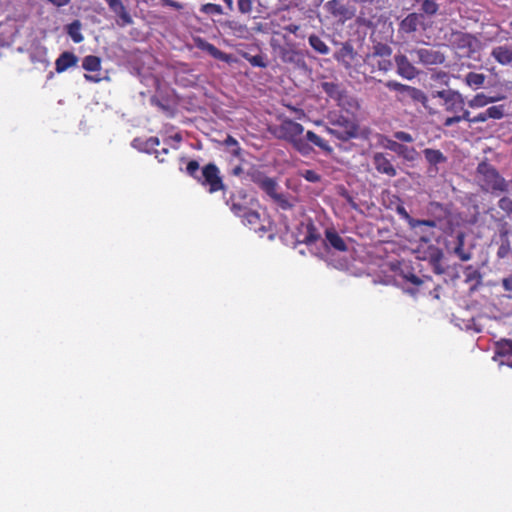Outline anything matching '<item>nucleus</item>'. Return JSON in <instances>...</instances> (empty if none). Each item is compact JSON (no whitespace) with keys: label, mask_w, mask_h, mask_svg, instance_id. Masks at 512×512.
<instances>
[{"label":"nucleus","mask_w":512,"mask_h":512,"mask_svg":"<svg viewBox=\"0 0 512 512\" xmlns=\"http://www.w3.org/2000/svg\"><path fill=\"white\" fill-rule=\"evenodd\" d=\"M200 165L196 160H189L186 164L185 172L195 179L201 186L207 189L210 194L226 190V185L221 176L220 169L215 163L204 165L199 174Z\"/></svg>","instance_id":"1"},{"label":"nucleus","mask_w":512,"mask_h":512,"mask_svg":"<svg viewBox=\"0 0 512 512\" xmlns=\"http://www.w3.org/2000/svg\"><path fill=\"white\" fill-rule=\"evenodd\" d=\"M271 132L276 138L289 142L302 156H310L314 151L313 147L302 137L303 125L294 120L285 118Z\"/></svg>","instance_id":"2"},{"label":"nucleus","mask_w":512,"mask_h":512,"mask_svg":"<svg viewBox=\"0 0 512 512\" xmlns=\"http://www.w3.org/2000/svg\"><path fill=\"white\" fill-rule=\"evenodd\" d=\"M476 178L482 191L492 194L507 193L509 182L492 164L482 161L477 165Z\"/></svg>","instance_id":"3"},{"label":"nucleus","mask_w":512,"mask_h":512,"mask_svg":"<svg viewBox=\"0 0 512 512\" xmlns=\"http://www.w3.org/2000/svg\"><path fill=\"white\" fill-rule=\"evenodd\" d=\"M497 206L503 211V214L496 211L493 207L489 208L486 214H488L490 220L496 224L500 237H508L511 233V229L507 219L512 221V199L503 196L498 200Z\"/></svg>","instance_id":"4"},{"label":"nucleus","mask_w":512,"mask_h":512,"mask_svg":"<svg viewBox=\"0 0 512 512\" xmlns=\"http://www.w3.org/2000/svg\"><path fill=\"white\" fill-rule=\"evenodd\" d=\"M272 47L283 63L289 64L293 69L307 70L305 54L297 49L293 43H286L284 45L272 44Z\"/></svg>","instance_id":"5"},{"label":"nucleus","mask_w":512,"mask_h":512,"mask_svg":"<svg viewBox=\"0 0 512 512\" xmlns=\"http://www.w3.org/2000/svg\"><path fill=\"white\" fill-rule=\"evenodd\" d=\"M385 86L389 90L397 93V99L400 102L407 103L412 101L414 103H421L424 106H426L428 102L427 95L421 89L416 87L402 84L396 80H388L385 82Z\"/></svg>","instance_id":"6"},{"label":"nucleus","mask_w":512,"mask_h":512,"mask_svg":"<svg viewBox=\"0 0 512 512\" xmlns=\"http://www.w3.org/2000/svg\"><path fill=\"white\" fill-rule=\"evenodd\" d=\"M411 60L423 66L441 65L445 62V55L433 47H420L408 51Z\"/></svg>","instance_id":"7"},{"label":"nucleus","mask_w":512,"mask_h":512,"mask_svg":"<svg viewBox=\"0 0 512 512\" xmlns=\"http://www.w3.org/2000/svg\"><path fill=\"white\" fill-rule=\"evenodd\" d=\"M436 97L443 100L444 109L446 112L454 113V115H459L464 111H468L465 109V100L463 95L456 90H441L437 91Z\"/></svg>","instance_id":"8"},{"label":"nucleus","mask_w":512,"mask_h":512,"mask_svg":"<svg viewBox=\"0 0 512 512\" xmlns=\"http://www.w3.org/2000/svg\"><path fill=\"white\" fill-rule=\"evenodd\" d=\"M393 67V63L391 60H385L371 54H366L363 59L362 64V74L365 76H369L371 79L373 78V74L377 72L387 73Z\"/></svg>","instance_id":"9"},{"label":"nucleus","mask_w":512,"mask_h":512,"mask_svg":"<svg viewBox=\"0 0 512 512\" xmlns=\"http://www.w3.org/2000/svg\"><path fill=\"white\" fill-rule=\"evenodd\" d=\"M252 201L253 199L249 197L247 192L244 189H240L230 195L226 204L230 207L233 214L239 217L240 215L247 213Z\"/></svg>","instance_id":"10"},{"label":"nucleus","mask_w":512,"mask_h":512,"mask_svg":"<svg viewBox=\"0 0 512 512\" xmlns=\"http://www.w3.org/2000/svg\"><path fill=\"white\" fill-rule=\"evenodd\" d=\"M334 58L336 61L341 63L346 69H353L359 63L360 56L354 50L352 44L349 42H345L339 48V50L334 54Z\"/></svg>","instance_id":"11"},{"label":"nucleus","mask_w":512,"mask_h":512,"mask_svg":"<svg viewBox=\"0 0 512 512\" xmlns=\"http://www.w3.org/2000/svg\"><path fill=\"white\" fill-rule=\"evenodd\" d=\"M382 143L386 149L394 152L399 157L403 158L404 160H406L408 162H413L418 157L417 150L412 146L404 145V144L399 143L396 140H392L388 137H384Z\"/></svg>","instance_id":"12"},{"label":"nucleus","mask_w":512,"mask_h":512,"mask_svg":"<svg viewBox=\"0 0 512 512\" xmlns=\"http://www.w3.org/2000/svg\"><path fill=\"white\" fill-rule=\"evenodd\" d=\"M397 67V74L404 79L412 80L419 75V70L413 65L411 58L407 55L397 54L394 56Z\"/></svg>","instance_id":"13"},{"label":"nucleus","mask_w":512,"mask_h":512,"mask_svg":"<svg viewBox=\"0 0 512 512\" xmlns=\"http://www.w3.org/2000/svg\"><path fill=\"white\" fill-rule=\"evenodd\" d=\"M494 360L500 359V364L512 368V340L502 338L494 344Z\"/></svg>","instance_id":"14"},{"label":"nucleus","mask_w":512,"mask_h":512,"mask_svg":"<svg viewBox=\"0 0 512 512\" xmlns=\"http://www.w3.org/2000/svg\"><path fill=\"white\" fill-rule=\"evenodd\" d=\"M372 163L376 171L380 174L387 175L388 177H395L397 175V170L392 160L383 152L374 153Z\"/></svg>","instance_id":"15"},{"label":"nucleus","mask_w":512,"mask_h":512,"mask_svg":"<svg viewBox=\"0 0 512 512\" xmlns=\"http://www.w3.org/2000/svg\"><path fill=\"white\" fill-rule=\"evenodd\" d=\"M505 116V106L504 105H495L488 107L485 111L478 113L477 115L471 117L469 115V119H465V121L470 124L482 123L486 122L488 119L500 120Z\"/></svg>","instance_id":"16"},{"label":"nucleus","mask_w":512,"mask_h":512,"mask_svg":"<svg viewBox=\"0 0 512 512\" xmlns=\"http://www.w3.org/2000/svg\"><path fill=\"white\" fill-rule=\"evenodd\" d=\"M239 217L242 218L244 225L258 233L261 237L269 230L261 220L260 214L251 208L247 210V213H244Z\"/></svg>","instance_id":"17"},{"label":"nucleus","mask_w":512,"mask_h":512,"mask_svg":"<svg viewBox=\"0 0 512 512\" xmlns=\"http://www.w3.org/2000/svg\"><path fill=\"white\" fill-rule=\"evenodd\" d=\"M322 90L333 100L337 102L339 106H345L346 104H350L347 100L348 95L342 87L334 82H322L321 83Z\"/></svg>","instance_id":"18"},{"label":"nucleus","mask_w":512,"mask_h":512,"mask_svg":"<svg viewBox=\"0 0 512 512\" xmlns=\"http://www.w3.org/2000/svg\"><path fill=\"white\" fill-rule=\"evenodd\" d=\"M109 9L117 16V24L121 27L132 24L133 20L122 0H105Z\"/></svg>","instance_id":"19"},{"label":"nucleus","mask_w":512,"mask_h":512,"mask_svg":"<svg viewBox=\"0 0 512 512\" xmlns=\"http://www.w3.org/2000/svg\"><path fill=\"white\" fill-rule=\"evenodd\" d=\"M327 132L341 141H348L358 136V125L354 121H345V129L327 127Z\"/></svg>","instance_id":"20"},{"label":"nucleus","mask_w":512,"mask_h":512,"mask_svg":"<svg viewBox=\"0 0 512 512\" xmlns=\"http://www.w3.org/2000/svg\"><path fill=\"white\" fill-rule=\"evenodd\" d=\"M356 4L361 6L360 15L358 17V22L367 26L372 27L375 24V14H371L370 12L366 13L365 10H369L370 6H376L378 8V4L380 0H353Z\"/></svg>","instance_id":"21"},{"label":"nucleus","mask_w":512,"mask_h":512,"mask_svg":"<svg viewBox=\"0 0 512 512\" xmlns=\"http://www.w3.org/2000/svg\"><path fill=\"white\" fill-rule=\"evenodd\" d=\"M223 29L228 35H232L239 39H247L250 36L248 26L237 20H227L223 23Z\"/></svg>","instance_id":"22"},{"label":"nucleus","mask_w":512,"mask_h":512,"mask_svg":"<svg viewBox=\"0 0 512 512\" xmlns=\"http://www.w3.org/2000/svg\"><path fill=\"white\" fill-rule=\"evenodd\" d=\"M324 244L339 252H346L348 250L344 239L333 228L326 229Z\"/></svg>","instance_id":"23"},{"label":"nucleus","mask_w":512,"mask_h":512,"mask_svg":"<svg viewBox=\"0 0 512 512\" xmlns=\"http://www.w3.org/2000/svg\"><path fill=\"white\" fill-rule=\"evenodd\" d=\"M198 48H200L201 50L207 52L211 57H213L214 59H217V60H220V61H223L225 63H231L234 61L232 55L230 54H227L223 51H221L220 49H218L214 44L212 43H209L207 41H204V40H199L198 42Z\"/></svg>","instance_id":"24"},{"label":"nucleus","mask_w":512,"mask_h":512,"mask_svg":"<svg viewBox=\"0 0 512 512\" xmlns=\"http://www.w3.org/2000/svg\"><path fill=\"white\" fill-rule=\"evenodd\" d=\"M491 56L501 65L512 64V45L504 44L494 47Z\"/></svg>","instance_id":"25"},{"label":"nucleus","mask_w":512,"mask_h":512,"mask_svg":"<svg viewBox=\"0 0 512 512\" xmlns=\"http://www.w3.org/2000/svg\"><path fill=\"white\" fill-rule=\"evenodd\" d=\"M78 57L69 51H65L59 55L55 61V70L57 73H63L67 69L76 66Z\"/></svg>","instance_id":"26"},{"label":"nucleus","mask_w":512,"mask_h":512,"mask_svg":"<svg viewBox=\"0 0 512 512\" xmlns=\"http://www.w3.org/2000/svg\"><path fill=\"white\" fill-rule=\"evenodd\" d=\"M422 15L417 13L408 14L399 24V31L405 34L415 32L421 24Z\"/></svg>","instance_id":"27"},{"label":"nucleus","mask_w":512,"mask_h":512,"mask_svg":"<svg viewBox=\"0 0 512 512\" xmlns=\"http://www.w3.org/2000/svg\"><path fill=\"white\" fill-rule=\"evenodd\" d=\"M423 154L429 165L434 167L435 172L438 171V164H442L447 161V157L438 149L426 148L423 150Z\"/></svg>","instance_id":"28"},{"label":"nucleus","mask_w":512,"mask_h":512,"mask_svg":"<svg viewBox=\"0 0 512 512\" xmlns=\"http://www.w3.org/2000/svg\"><path fill=\"white\" fill-rule=\"evenodd\" d=\"M303 138L306 140V142L309 145L317 146L322 151H324L328 154L332 153V151H333L332 147L328 144V142L326 140H324L323 138H321L319 135H317L315 132H313L311 130H308Z\"/></svg>","instance_id":"29"},{"label":"nucleus","mask_w":512,"mask_h":512,"mask_svg":"<svg viewBox=\"0 0 512 512\" xmlns=\"http://www.w3.org/2000/svg\"><path fill=\"white\" fill-rule=\"evenodd\" d=\"M486 81V75L483 73L469 72L464 78V83L469 86L472 90H478L482 88Z\"/></svg>","instance_id":"30"},{"label":"nucleus","mask_w":512,"mask_h":512,"mask_svg":"<svg viewBox=\"0 0 512 512\" xmlns=\"http://www.w3.org/2000/svg\"><path fill=\"white\" fill-rule=\"evenodd\" d=\"M496 97L488 96L484 93H477L470 100H468V106L472 109L483 108L488 104L496 102Z\"/></svg>","instance_id":"31"},{"label":"nucleus","mask_w":512,"mask_h":512,"mask_svg":"<svg viewBox=\"0 0 512 512\" xmlns=\"http://www.w3.org/2000/svg\"><path fill=\"white\" fill-rule=\"evenodd\" d=\"M160 145L158 137H150L143 142L142 150L148 154H154L160 163L165 161L164 157H160L159 150L157 147Z\"/></svg>","instance_id":"32"},{"label":"nucleus","mask_w":512,"mask_h":512,"mask_svg":"<svg viewBox=\"0 0 512 512\" xmlns=\"http://www.w3.org/2000/svg\"><path fill=\"white\" fill-rule=\"evenodd\" d=\"M82 24L79 20H74L66 26V32L73 40L74 43H81L84 40V36L81 33Z\"/></svg>","instance_id":"33"},{"label":"nucleus","mask_w":512,"mask_h":512,"mask_svg":"<svg viewBox=\"0 0 512 512\" xmlns=\"http://www.w3.org/2000/svg\"><path fill=\"white\" fill-rule=\"evenodd\" d=\"M369 54L385 60H391L392 48L387 44L378 42L373 45L372 51Z\"/></svg>","instance_id":"34"},{"label":"nucleus","mask_w":512,"mask_h":512,"mask_svg":"<svg viewBox=\"0 0 512 512\" xmlns=\"http://www.w3.org/2000/svg\"><path fill=\"white\" fill-rule=\"evenodd\" d=\"M328 7H329L330 12L334 16H339V17H343V18L350 17L348 8L344 4H342L339 0H330L328 2Z\"/></svg>","instance_id":"35"},{"label":"nucleus","mask_w":512,"mask_h":512,"mask_svg":"<svg viewBox=\"0 0 512 512\" xmlns=\"http://www.w3.org/2000/svg\"><path fill=\"white\" fill-rule=\"evenodd\" d=\"M82 67L88 72H96L101 69V59L95 55H88L83 58Z\"/></svg>","instance_id":"36"},{"label":"nucleus","mask_w":512,"mask_h":512,"mask_svg":"<svg viewBox=\"0 0 512 512\" xmlns=\"http://www.w3.org/2000/svg\"><path fill=\"white\" fill-rule=\"evenodd\" d=\"M310 46L319 54L327 55L329 53V47L326 43L317 35H310L308 38Z\"/></svg>","instance_id":"37"},{"label":"nucleus","mask_w":512,"mask_h":512,"mask_svg":"<svg viewBox=\"0 0 512 512\" xmlns=\"http://www.w3.org/2000/svg\"><path fill=\"white\" fill-rule=\"evenodd\" d=\"M454 253L459 257L461 261H468L472 255L470 252L464 250V236L459 234L457 237V245L454 248Z\"/></svg>","instance_id":"38"},{"label":"nucleus","mask_w":512,"mask_h":512,"mask_svg":"<svg viewBox=\"0 0 512 512\" xmlns=\"http://www.w3.org/2000/svg\"><path fill=\"white\" fill-rule=\"evenodd\" d=\"M306 229V235L303 240L305 244L310 245L317 242L320 239V234L318 233L317 228L314 226V224H308Z\"/></svg>","instance_id":"39"},{"label":"nucleus","mask_w":512,"mask_h":512,"mask_svg":"<svg viewBox=\"0 0 512 512\" xmlns=\"http://www.w3.org/2000/svg\"><path fill=\"white\" fill-rule=\"evenodd\" d=\"M200 12L205 15H222L224 13L222 6L215 3L203 4L200 7Z\"/></svg>","instance_id":"40"},{"label":"nucleus","mask_w":512,"mask_h":512,"mask_svg":"<svg viewBox=\"0 0 512 512\" xmlns=\"http://www.w3.org/2000/svg\"><path fill=\"white\" fill-rule=\"evenodd\" d=\"M277 182L273 178H268L261 182V189L271 198L277 193Z\"/></svg>","instance_id":"41"},{"label":"nucleus","mask_w":512,"mask_h":512,"mask_svg":"<svg viewBox=\"0 0 512 512\" xmlns=\"http://www.w3.org/2000/svg\"><path fill=\"white\" fill-rule=\"evenodd\" d=\"M500 238L502 239V243L497 250V257L500 259H503V258H506L509 255V253L511 252V246H510L509 236L508 237H500Z\"/></svg>","instance_id":"42"},{"label":"nucleus","mask_w":512,"mask_h":512,"mask_svg":"<svg viewBox=\"0 0 512 512\" xmlns=\"http://www.w3.org/2000/svg\"><path fill=\"white\" fill-rule=\"evenodd\" d=\"M470 111H464L460 115H453L451 117H447L445 121L443 122V125L445 127H451L454 124H457L461 121H465V119H469Z\"/></svg>","instance_id":"43"},{"label":"nucleus","mask_w":512,"mask_h":512,"mask_svg":"<svg viewBox=\"0 0 512 512\" xmlns=\"http://www.w3.org/2000/svg\"><path fill=\"white\" fill-rule=\"evenodd\" d=\"M272 199L283 210H290L293 208V204L289 201V199L284 194L276 193Z\"/></svg>","instance_id":"44"},{"label":"nucleus","mask_w":512,"mask_h":512,"mask_svg":"<svg viewBox=\"0 0 512 512\" xmlns=\"http://www.w3.org/2000/svg\"><path fill=\"white\" fill-rule=\"evenodd\" d=\"M421 10L428 15H434L438 11V4L433 0H424L421 4Z\"/></svg>","instance_id":"45"},{"label":"nucleus","mask_w":512,"mask_h":512,"mask_svg":"<svg viewBox=\"0 0 512 512\" xmlns=\"http://www.w3.org/2000/svg\"><path fill=\"white\" fill-rule=\"evenodd\" d=\"M224 144L228 147H234L232 154L235 157H239L241 155V148L239 146V143L233 136L228 135L224 141Z\"/></svg>","instance_id":"46"},{"label":"nucleus","mask_w":512,"mask_h":512,"mask_svg":"<svg viewBox=\"0 0 512 512\" xmlns=\"http://www.w3.org/2000/svg\"><path fill=\"white\" fill-rule=\"evenodd\" d=\"M396 213L400 216L401 219L407 222L409 227H411V223L413 222L414 218L407 212L406 208L402 204L397 205Z\"/></svg>","instance_id":"47"},{"label":"nucleus","mask_w":512,"mask_h":512,"mask_svg":"<svg viewBox=\"0 0 512 512\" xmlns=\"http://www.w3.org/2000/svg\"><path fill=\"white\" fill-rule=\"evenodd\" d=\"M301 176L311 183H317L321 180V176L315 170H305L301 173Z\"/></svg>","instance_id":"48"},{"label":"nucleus","mask_w":512,"mask_h":512,"mask_svg":"<svg viewBox=\"0 0 512 512\" xmlns=\"http://www.w3.org/2000/svg\"><path fill=\"white\" fill-rule=\"evenodd\" d=\"M238 10L242 14H249L253 9L252 0H238Z\"/></svg>","instance_id":"49"},{"label":"nucleus","mask_w":512,"mask_h":512,"mask_svg":"<svg viewBox=\"0 0 512 512\" xmlns=\"http://www.w3.org/2000/svg\"><path fill=\"white\" fill-rule=\"evenodd\" d=\"M393 136L397 141H401L403 143H412L414 141L413 136L406 131H396Z\"/></svg>","instance_id":"50"},{"label":"nucleus","mask_w":512,"mask_h":512,"mask_svg":"<svg viewBox=\"0 0 512 512\" xmlns=\"http://www.w3.org/2000/svg\"><path fill=\"white\" fill-rule=\"evenodd\" d=\"M249 63L253 67H260V68H266L267 63L265 61V58L261 54L253 55L251 59H249Z\"/></svg>","instance_id":"51"},{"label":"nucleus","mask_w":512,"mask_h":512,"mask_svg":"<svg viewBox=\"0 0 512 512\" xmlns=\"http://www.w3.org/2000/svg\"><path fill=\"white\" fill-rule=\"evenodd\" d=\"M419 226H427L430 228H434V227H436V222L434 220H430V219L420 220V219L414 218L413 222L411 223L410 228L415 229Z\"/></svg>","instance_id":"52"},{"label":"nucleus","mask_w":512,"mask_h":512,"mask_svg":"<svg viewBox=\"0 0 512 512\" xmlns=\"http://www.w3.org/2000/svg\"><path fill=\"white\" fill-rule=\"evenodd\" d=\"M159 4L164 7H171L175 10H182L184 8L181 2L175 0H159Z\"/></svg>","instance_id":"53"},{"label":"nucleus","mask_w":512,"mask_h":512,"mask_svg":"<svg viewBox=\"0 0 512 512\" xmlns=\"http://www.w3.org/2000/svg\"><path fill=\"white\" fill-rule=\"evenodd\" d=\"M269 177H267L264 173L262 172H254L252 175H251V180L260 188L261 187V182H263L264 180H267Z\"/></svg>","instance_id":"54"},{"label":"nucleus","mask_w":512,"mask_h":512,"mask_svg":"<svg viewBox=\"0 0 512 512\" xmlns=\"http://www.w3.org/2000/svg\"><path fill=\"white\" fill-rule=\"evenodd\" d=\"M501 286L504 291L512 292V273L502 278Z\"/></svg>","instance_id":"55"},{"label":"nucleus","mask_w":512,"mask_h":512,"mask_svg":"<svg viewBox=\"0 0 512 512\" xmlns=\"http://www.w3.org/2000/svg\"><path fill=\"white\" fill-rule=\"evenodd\" d=\"M443 258V253L440 250H437L436 253L431 255V263H441V260Z\"/></svg>","instance_id":"56"},{"label":"nucleus","mask_w":512,"mask_h":512,"mask_svg":"<svg viewBox=\"0 0 512 512\" xmlns=\"http://www.w3.org/2000/svg\"><path fill=\"white\" fill-rule=\"evenodd\" d=\"M48 2L52 3L56 7H63L70 3L71 0H47Z\"/></svg>","instance_id":"57"},{"label":"nucleus","mask_w":512,"mask_h":512,"mask_svg":"<svg viewBox=\"0 0 512 512\" xmlns=\"http://www.w3.org/2000/svg\"><path fill=\"white\" fill-rule=\"evenodd\" d=\"M284 29L289 33L297 34L298 30L300 29V26L296 24H289Z\"/></svg>","instance_id":"58"},{"label":"nucleus","mask_w":512,"mask_h":512,"mask_svg":"<svg viewBox=\"0 0 512 512\" xmlns=\"http://www.w3.org/2000/svg\"><path fill=\"white\" fill-rule=\"evenodd\" d=\"M345 121H351L350 119L346 117H339L338 120L334 123V125L339 126L342 129H345Z\"/></svg>","instance_id":"59"},{"label":"nucleus","mask_w":512,"mask_h":512,"mask_svg":"<svg viewBox=\"0 0 512 512\" xmlns=\"http://www.w3.org/2000/svg\"><path fill=\"white\" fill-rule=\"evenodd\" d=\"M243 167L241 165H236L232 170L231 174L233 176H240L243 173Z\"/></svg>","instance_id":"60"},{"label":"nucleus","mask_w":512,"mask_h":512,"mask_svg":"<svg viewBox=\"0 0 512 512\" xmlns=\"http://www.w3.org/2000/svg\"><path fill=\"white\" fill-rule=\"evenodd\" d=\"M407 279L415 285H420L422 283L421 279L414 274H411Z\"/></svg>","instance_id":"61"},{"label":"nucleus","mask_w":512,"mask_h":512,"mask_svg":"<svg viewBox=\"0 0 512 512\" xmlns=\"http://www.w3.org/2000/svg\"><path fill=\"white\" fill-rule=\"evenodd\" d=\"M84 77H85L86 80H88L90 82H95V83L99 82L101 80L100 77H96V76L90 75V74H85Z\"/></svg>","instance_id":"62"},{"label":"nucleus","mask_w":512,"mask_h":512,"mask_svg":"<svg viewBox=\"0 0 512 512\" xmlns=\"http://www.w3.org/2000/svg\"><path fill=\"white\" fill-rule=\"evenodd\" d=\"M432 265H433V268H434L435 273H437V274H442V273H444V269L441 267V264H440V263H438V264H437V263H434V264H432Z\"/></svg>","instance_id":"63"},{"label":"nucleus","mask_w":512,"mask_h":512,"mask_svg":"<svg viewBox=\"0 0 512 512\" xmlns=\"http://www.w3.org/2000/svg\"><path fill=\"white\" fill-rule=\"evenodd\" d=\"M225 4L227 5V8L229 10H233L234 6H233V0H224Z\"/></svg>","instance_id":"64"}]
</instances>
